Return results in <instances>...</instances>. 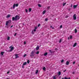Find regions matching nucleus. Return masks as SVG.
Here are the masks:
<instances>
[{
    "instance_id": "1",
    "label": "nucleus",
    "mask_w": 79,
    "mask_h": 79,
    "mask_svg": "<svg viewBox=\"0 0 79 79\" xmlns=\"http://www.w3.org/2000/svg\"><path fill=\"white\" fill-rule=\"evenodd\" d=\"M11 23V21L10 20L6 22V26L5 27H6L7 29L10 26V25L8 24H10Z\"/></svg>"
},
{
    "instance_id": "2",
    "label": "nucleus",
    "mask_w": 79,
    "mask_h": 79,
    "mask_svg": "<svg viewBox=\"0 0 79 79\" xmlns=\"http://www.w3.org/2000/svg\"><path fill=\"white\" fill-rule=\"evenodd\" d=\"M19 16L16 15L15 18L14 17L12 18V21H17V20H19Z\"/></svg>"
},
{
    "instance_id": "3",
    "label": "nucleus",
    "mask_w": 79,
    "mask_h": 79,
    "mask_svg": "<svg viewBox=\"0 0 79 79\" xmlns=\"http://www.w3.org/2000/svg\"><path fill=\"white\" fill-rule=\"evenodd\" d=\"M35 50H33L32 52L30 54V57H32L33 56H34V55H35Z\"/></svg>"
},
{
    "instance_id": "4",
    "label": "nucleus",
    "mask_w": 79,
    "mask_h": 79,
    "mask_svg": "<svg viewBox=\"0 0 79 79\" xmlns=\"http://www.w3.org/2000/svg\"><path fill=\"white\" fill-rule=\"evenodd\" d=\"M9 48H10V50H9V52H11V51H12L14 49V47H12V46H10Z\"/></svg>"
},
{
    "instance_id": "5",
    "label": "nucleus",
    "mask_w": 79,
    "mask_h": 79,
    "mask_svg": "<svg viewBox=\"0 0 79 79\" xmlns=\"http://www.w3.org/2000/svg\"><path fill=\"white\" fill-rule=\"evenodd\" d=\"M15 6L16 7L18 6V4L17 3L16 4H14V5L13 6V8L14 9H15Z\"/></svg>"
},
{
    "instance_id": "6",
    "label": "nucleus",
    "mask_w": 79,
    "mask_h": 79,
    "mask_svg": "<svg viewBox=\"0 0 79 79\" xmlns=\"http://www.w3.org/2000/svg\"><path fill=\"white\" fill-rule=\"evenodd\" d=\"M73 18L74 20H76V14H74L73 16Z\"/></svg>"
},
{
    "instance_id": "7",
    "label": "nucleus",
    "mask_w": 79,
    "mask_h": 79,
    "mask_svg": "<svg viewBox=\"0 0 79 79\" xmlns=\"http://www.w3.org/2000/svg\"><path fill=\"white\" fill-rule=\"evenodd\" d=\"M36 31V30H33L31 31L32 34H34V32H35Z\"/></svg>"
},
{
    "instance_id": "8",
    "label": "nucleus",
    "mask_w": 79,
    "mask_h": 79,
    "mask_svg": "<svg viewBox=\"0 0 79 79\" xmlns=\"http://www.w3.org/2000/svg\"><path fill=\"white\" fill-rule=\"evenodd\" d=\"M39 49V46H37L36 48V50H38Z\"/></svg>"
},
{
    "instance_id": "9",
    "label": "nucleus",
    "mask_w": 79,
    "mask_h": 79,
    "mask_svg": "<svg viewBox=\"0 0 79 79\" xmlns=\"http://www.w3.org/2000/svg\"><path fill=\"white\" fill-rule=\"evenodd\" d=\"M18 54H15V58H19V56H18Z\"/></svg>"
},
{
    "instance_id": "10",
    "label": "nucleus",
    "mask_w": 79,
    "mask_h": 79,
    "mask_svg": "<svg viewBox=\"0 0 79 79\" xmlns=\"http://www.w3.org/2000/svg\"><path fill=\"white\" fill-rule=\"evenodd\" d=\"M69 64V62L68 61H67L66 63V65H68Z\"/></svg>"
},
{
    "instance_id": "11",
    "label": "nucleus",
    "mask_w": 79,
    "mask_h": 79,
    "mask_svg": "<svg viewBox=\"0 0 79 79\" xmlns=\"http://www.w3.org/2000/svg\"><path fill=\"white\" fill-rule=\"evenodd\" d=\"M58 76H60L61 75V72L60 71H59L58 72Z\"/></svg>"
},
{
    "instance_id": "12",
    "label": "nucleus",
    "mask_w": 79,
    "mask_h": 79,
    "mask_svg": "<svg viewBox=\"0 0 79 79\" xmlns=\"http://www.w3.org/2000/svg\"><path fill=\"white\" fill-rule=\"evenodd\" d=\"M76 45H77V43H76L74 44L73 45V47H76Z\"/></svg>"
},
{
    "instance_id": "13",
    "label": "nucleus",
    "mask_w": 79,
    "mask_h": 79,
    "mask_svg": "<svg viewBox=\"0 0 79 79\" xmlns=\"http://www.w3.org/2000/svg\"><path fill=\"white\" fill-rule=\"evenodd\" d=\"M77 6V5H74L73 6V7L74 9L76 8V7Z\"/></svg>"
},
{
    "instance_id": "14",
    "label": "nucleus",
    "mask_w": 79,
    "mask_h": 79,
    "mask_svg": "<svg viewBox=\"0 0 79 79\" xmlns=\"http://www.w3.org/2000/svg\"><path fill=\"white\" fill-rule=\"evenodd\" d=\"M10 15H7V16H6V18H10Z\"/></svg>"
},
{
    "instance_id": "15",
    "label": "nucleus",
    "mask_w": 79,
    "mask_h": 79,
    "mask_svg": "<svg viewBox=\"0 0 79 79\" xmlns=\"http://www.w3.org/2000/svg\"><path fill=\"white\" fill-rule=\"evenodd\" d=\"M46 13V11L45 10H44V11H43V14L44 15Z\"/></svg>"
},
{
    "instance_id": "16",
    "label": "nucleus",
    "mask_w": 79,
    "mask_h": 79,
    "mask_svg": "<svg viewBox=\"0 0 79 79\" xmlns=\"http://www.w3.org/2000/svg\"><path fill=\"white\" fill-rule=\"evenodd\" d=\"M4 53V52H1V55L2 56H3V54Z\"/></svg>"
},
{
    "instance_id": "17",
    "label": "nucleus",
    "mask_w": 79,
    "mask_h": 79,
    "mask_svg": "<svg viewBox=\"0 0 79 79\" xmlns=\"http://www.w3.org/2000/svg\"><path fill=\"white\" fill-rule=\"evenodd\" d=\"M26 64H27V62H24L23 64V65L24 66H25V65H26Z\"/></svg>"
},
{
    "instance_id": "18",
    "label": "nucleus",
    "mask_w": 79,
    "mask_h": 79,
    "mask_svg": "<svg viewBox=\"0 0 79 79\" xmlns=\"http://www.w3.org/2000/svg\"><path fill=\"white\" fill-rule=\"evenodd\" d=\"M31 10H32V9L31 8H29V12H31Z\"/></svg>"
},
{
    "instance_id": "19",
    "label": "nucleus",
    "mask_w": 79,
    "mask_h": 79,
    "mask_svg": "<svg viewBox=\"0 0 79 79\" xmlns=\"http://www.w3.org/2000/svg\"><path fill=\"white\" fill-rule=\"evenodd\" d=\"M10 37L8 36L7 37V40H10Z\"/></svg>"
},
{
    "instance_id": "20",
    "label": "nucleus",
    "mask_w": 79,
    "mask_h": 79,
    "mask_svg": "<svg viewBox=\"0 0 79 79\" xmlns=\"http://www.w3.org/2000/svg\"><path fill=\"white\" fill-rule=\"evenodd\" d=\"M48 55V53H47V52H46V53H44V56H46V55Z\"/></svg>"
},
{
    "instance_id": "21",
    "label": "nucleus",
    "mask_w": 79,
    "mask_h": 79,
    "mask_svg": "<svg viewBox=\"0 0 79 79\" xmlns=\"http://www.w3.org/2000/svg\"><path fill=\"white\" fill-rule=\"evenodd\" d=\"M77 29H75V33H77Z\"/></svg>"
},
{
    "instance_id": "22",
    "label": "nucleus",
    "mask_w": 79,
    "mask_h": 79,
    "mask_svg": "<svg viewBox=\"0 0 79 79\" xmlns=\"http://www.w3.org/2000/svg\"><path fill=\"white\" fill-rule=\"evenodd\" d=\"M37 29V27H35V29L34 30H35V31H36V29Z\"/></svg>"
},
{
    "instance_id": "23",
    "label": "nucleus",
    "mask_w": 79,
    "mask_h": 79,
    "mask_svg": "<svg viewBox=\"0 0 79 79\" xmlns=\"http://www.w3.org/2000/svg\"><path fill=\"white\" fill-rule=\"evenodd\" d=\"M38 72H39V71L38 70H37L36 72H35V74H37V73H38Z\"/></svg>"
},
{
    "instance_id": "24",
    "label": "nucleus",
    "mask_w": 79,
    "mask_h": 79,
    "mask_svg": "<svg viewBox=\"0 0 79 79\" xmlns=\"http://www.w3.org/2000/svg\"><path fill=\"white\" fill-rule=\"evenodd\" d=\"M66 3H64L63 4V6H65V5H66Z\"/></svg>"
},
{
    "instance_id": "25",
    "label": "nucleus",
    "mask_w": 79,
    "mask_h": 79,
    "mask_svg": "<svg viewBox=\"0 0 79 79\" xmlns=\"http://www.w3.org/2000/svg\"><path fill=\"white\" fill-rule=\"evenodd\" d=\"M39 51H37L36 52V54H37V55H38V54H39Z\"/></svg>"
},
{
    "instance_id": "26",
    "label": "nucleus",
    "mask_w": 79,
    "mask_h": 79,
    "mask_svg": "<svg viewBox=\"0 0 79 79\" xmlns=\"http://www.w3.org/2000/svg\"><path fill=\"white\" fill-rule=\"evenodd\" d=\"M30 62V61H29V60H28L27 61V63L28 64H29V63Z\"/></svg>"
},
{
    "instance_id": "27",
    "label": "nucleus",
    "mask_w": 79,
    "mask_h": 79,
    "mask_svg": "<svg viewBox=\"0 0 79 79\" xmlns=\"http://www.w3.org/2000/svg\"><path fill=\"white\" fill-rule=\"evenodd\" d=\"M43 69L44 70H45V69H46L45 68V67H44Z\"/></svg>"
},
{
    "instance_id": "28",
    "label": "nucleus",
    "mask_w": 79,
    "mask_h": 79,
    "mask_svg": "<svg viewBox=\"0 0 79 79\" xmlns=\"http://www.w3.org/2000/svg\"><path fill=\"white\" fill-rule=\"evenodd\" d=\"M53 79H56V77H55V76H54L53 77Z\"/></svg>"
},
{
    "instance_id": "29",
    "label": "nucleus",
    "mask_w": 79,
    "mask_h": 79,
    "mask_svg": "<svg viewBox=\"0 0 79 79\" xmlns=\"http://www.w3.org/2000/svg\"><path fill=\"white\" fill-rule=\"evenodd\" d=\"M72 38H73V36H72V35H71L70 36V39H72Z\"/></svg>"
},
{
    "instance_id": "30",
    "label": "nucleus",
    "mask_w": 79,
    "mask_h": 79,
    "mask_svg": "<svg viewBox=\"0 0 79 79\" xmlns=\"http://www.w3.org/2000/svg\"><path fill=\"white\" fill-rule=\"evenodd\" d=\"M45 21H48V19H45Z\"/></svg>"
},
{
    "instance_id": "31",
    "label": "nucleus",
    "mask_w": 79,
    "mask_h": 79,
    "mask_svg": "<svg viewBox=\"0 0 79 79\" xmlns=\"http://www.w3.org/2000/svg\"><path fill=\"white\" fill-rule=\"evenodd\" d=\"M51 28H52V29H54V28L53 27H52V26H51Z\"/></svg>"
},
{
    "instance_id": "32",
    "label": "nucleus",
    "mask_w": 79,
    "mask_h": 79,
    "mask_svg": "<svg viewBox=\"0 0 79 79\" xmlns=\"http://www.w3.org/2000/svg\"><path fill=\"white\" fill-rule=\"evenodd\" d=\"M38 6L39 7H41V5H40V4H38Z\"/></svg>"
},
{
    "instance_id": "33",
    "label": "nucleus",
    "mask_w": 79,
    "mask_h": 79,
    "mask_svg": "<svg viewBox=\"0 0 79 79\" xmlns=\"http://www.w3.org/2000/svg\"><path fill=\"white\" fill-rule=\"evenodd\" d=\"M61 40L60 39V40H59V43H61Z\"/></svg>"
},
{
    "instance_id": "34",
    "label": "nucleus",
    "mask_w": 79,
    "mask_h": 79,
    "mask_svg": "<svg viewBox=\"0 0 79 79\" xmlns=\"http://www.w3.org/2000/svg\"><path fill=\"white\" fill-rule=\"evenodd\" d=\"M49 51L51 53H52V52L51 50H49Z\"/></svg>"
},
{
    "instance_id": "35",
    "label": "nucleus",
    "mask_w": 79,
    "mask_h": 79,
    "mask_svg": "<svg viewBox=\"0 0 79 79\" xmlns=\"http://www.w3.org/2000/svg\"><path fill=\"white\" fill-rule=\"evenodd\" d=\"M64 61V60H62L61 61V63H63V62Z\"/></svg>"
},
{
    "instance_id": "36",
    "label": "nucleus",
    "mask_w": 79,
    "mask_h": 79,
    "mask_svg": "<svg viewBox=\"0 0 79 79\" xmlns=\"http://www.w3.org/2000/svg\"><path fill=\"white\" fill-rule=\"evenodd\" d=\"M26 56V54H25L23 56L24 57H25Z\"/></svg>"
},
{
    "instance_id": "37",
    "label": "nucleus",
    "mask_w": 79,
    "mask_h": 79,
    "mask_svg": "<svg viewBox=\"0 0 79 79\" xmlns=\"http://www.w3.org/2000/svg\"><path fill=\"white\" fill-rule=\"evenodd\" d=\"M62 27H63V26H62V25H61L60 26V28H62Z\"/></svg>"
},
{
    "instance_id": "38",
    "label": "nucleus",
    "mask_w": 79,
    "mask_h": 79,
    "mask_svg": "<svg viewBox=\"0 0 79 79\" xmlns=\"http://www.w3.org/2000/svg\"><path fill=\"white\" fill-rule=\"evenodd\" d=\"M68 16H67V15H66V16H65V18H68Z\"/></svg>"
},
{
    "instance_id": "39",
    "label": "nucleus",
    "mask_w": 79,
    "mask_h": 79,
    "mask_svg": "<svg viewBox=\"0 0 79 79\" xmlns=\"http://www.w3.org/2000/svg\"><path fill=\"white\" fill-rule=\"evenodd\" d=\"M75 73V72H73L72 73L73 74H74Z\"/></svg>"
},
{
    "instance_id": "40",
    "label": "nucleus",
    "mask_w": 79,
    "mask_h": 79,
    "mask_svg": "<svg viewBox=\"0 0 79 79\" xmlns=\"http://www.w3.org/2000/svg\"><path fill=\"white\" fill-rule=\"evenodd\" d=\"M25 11H26V13H27V10L26 9Z\"/></svg>"
},
{
    "instance_id": "41",
    "label": "nucleus",
    "mask_w": 79,
    "mask_h": 79,
    "mask_svg": "<svg viewBox=\"0 0 79 79\" xmlns=\"http://www.w3.org/2000/svg\"><path fill=\"white\" fill-rule=\"evenodd\" d=\"M64 79H68V78H67L66 77H64Z\"/></svg>"
},
{
    "instance_id": "42",
    "label": "nucleus",
    "mask_w": 79,
    "mask_h": 79,
    "mask_svg": "<svg viewBox=\"0 0 79 79\" xmlns=\"http://www.w3.org/2000/svg\"><path fill=\"white\" fill-rule=\"evenodd\" d=\"M40 26V24H39L38 26V27H39V26Z\"/></svg>"
},
{
    "instance_id": "43",
    "label": "nucleus",
    "mask_w": 79,
    "mask_h": 79,
    "mask_svg": "<svg viewBox=\"0 0 79 79\" xmlns=\"http://www.w3.org/2000/svg\"><path fill=\"white\" fill-rule=\"evenodd\" d=\"M17 34V33H15V35H14V36H16V35Z\"/></svg>"
},
{
    "instance_id": "44",
    "label": "nucleus",
    "mask_w": 79,
    "mask_h": 79,
    "mask_svg": "<svg viewBox=\"0 0 79 79\" xmlns=\"http://www.w3.org/2000/svg\"><path fill=\"white\" fill-rule=\"evenodd\" d=\"M11 10H13V7H11L10 8Z\"/></svg>"
},
{
    "instance_id": "45",
    "label": "nucleus",
    "mask_w": 79,
    "mask_h": 79,
    "mask_svg": "<svg viewBox=\"0 0 79 79\" xmlns=\"http://www.w3.org/2000/svg\"><path fill=\"white\" fill-rule=\"evenodd\" d=\"M26 41H24V44H25V45H26Z\"/></svg>"
},
{
    "instance_id": "46",
    "label": "nucleus",
    "mask_w": 79,
    "mask_h": 79,
    "mask_svg": "<svg viewBox=\"0 0 79 79\" xmlns=\"http://www.w3.org/2000/svg\"><path fill=\"white\" fill-rule=\"evenodd\" d=\"M9 73H10V71L8 72L7 73V74H9Z\"/></svg>"
},
{
    "instance_id": "47",
    "label": "nucleus",
    "mask_w": 79,
    "mask_h": 79,
    "mask_svg": "<svg viewBox=\"0 0 79 79\" xmlns=\"http://www.w3.org/2000/svg\"><path fill=\"white\" fill-rule=\"evenodd\" d=\"M13 25H12L11 27H10V28H11L12 27H13Z\"/></svg>"
},
{
    "instance_id": "48",
    "label": "nucleus",
    "mask_w": 79,
    "mask_h": 79,
    "mask_svg": "<svg viewBox=\"0 0 79 79\" xmlns=\"http://www.w3.org/2000/svg\"><path fill=\"white\" fill-rule=\"evenodd\" d=\"M24 65H23V66H22V68H24Z\"/></svg>"
},
{
    "instance_id": "49",
    "label": "nucleus",
    "mask_w": 79,
    "mask_h": 79,
    "mask_svg": "<svg viewBox=\"0 0 79 79\" xmlns=\"http://www.w3.org/2000/svg\"><path fill=\"white\" fill-rule=\"evenodd\" d=\"M70 39V38H69V37H68V39L69 40V39Z\"/></svg>"
},
{
    "instance_id": "50",
    "label": "nucleus",
    "mask_w": 79,
    "mask_h": 79,
    "mask_svg": "<svg viewBox=\"0 0 79 79\" xmlns=\"http://www.w3.org/2000/svg\"><path fill=\"white\" fill-rule=\"evenodd\" d=\"M73 64H75V62H73Z\"/></svg>"
},
{
    "instance_id": "51",
    "label": "nucleus",
    "mask_w": 79,
    "mask_h": 79,
    "mask_svg": "<svg viewBox=\"0 0 79 79\" xmlns=\"http://www.w3.org/2000/svg\"><path fill=\"white\" fill-rule=\"evenodd\" d=\"M66 71V70H64V72H65V71Z\"/></svg>"
},
{
    "instance_id": "52",
    "label": "nucleus",
    "mask_w": 79,
    "mask_h": 79,
    "mask_svg": "<svg viewBox=\"0 0 79 79\" xmlns=\"http://www.w3.org/2000/svg\"><path fill=\"white\" fill-rule=\"evenodd\" d=\"M73 6V5L71 4V7H72Z\"/></svg>"
},
{
    "instance_id": "53",
    "label": "nucleus",
    "mask_w": 79,
    "mask_h": 79,
    "mask_svg": "<svg viewBox=\"0 0 79 79\" xmlns=\"http://www.w3.org/2000/svg\"><path fill=\"white\" fill-rule=\"evenodd\" d=\"M48 9H49V8H50V7H48Z\"/></svg>"
},
{
    "instance_id": "54",
    "label": "nucleus",
    "mask_w": 79,
    "mask_h": 79,
    "mask_svg": "<svg viewBox=\"0 0 79 79\" xmlns=\"http://www.w3.org/2000/svg\"><path fill=\"white\" fill-rule=\"evenodd\" d=\"M55 50H57V48H56V49H55Z\"/></svg>"
},
{
    "instance_id": "55",
    "label": "nucleus",
    "mask_w": 79,
    "mask_h": 79,
    "mask_svg": "<svg viewBox=\"0 0 79 79\" xmlns=\"http://www.w3.org/2000/svg\"><path fill=\"white\" fill-rule=\"evenodd\" d=\"M68 79H71V78H70V77H69V78H68Z\"/></svg>"
},
{
    "instance_id": "56",
    "label": "nucleus",
    "mask_w": 79,
    "mask_h": 79,
    "mask_svg": "<svg viewBox=\"0 0 79 79\" xmlns=\"http://www.w3.org/2000/svg\"><path fill=\"white\" fill-rule=\"evenodd\" d=\"M62 79H64V78H62Z\"/></svg>"
}]
</instances>
